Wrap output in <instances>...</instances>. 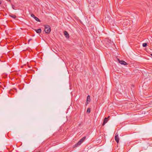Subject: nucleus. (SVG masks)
Instances as JSON below:
<instances>
[{
  "mask_svg": "<svg viewBox=\"0 0 152 152\" xmlns=\"http://www.w3.org/2000/svg\"><path fill=\"white\" fill-rule=\"evenodd\" d=\"M31 40V39H29L28 40V43H29V42Z\"/></svg>",
  "mask_w": 152,
  "mask_h": 152,
  "instance_id": "a211bd4d",
  "label": "nucleus"
},
{
  "mask_svg": "<svg viewBox=\"0 0 152 152\" xmlns=\"http://www.w3.org/2000/svg\"><path fill=\"white\" fill-rule=\"evenodd\" d=\"M90 100H91V99H90V96L89 95H88L87 96V102H86V105L87 104H88V102H90Z\"/></svg>",
  "mask_w": 152,
  "mask_h": 152,
  "instance_id": "0eeeda50",
  "label": "nucleus"
},
{
  "mask_svg": "<svg viewBox=\"0 0 152 152\" xmlns=\"http://www.w3.org/2000/svg\"><path fill=\"white\" fill-rule=\"evenodd\" d=\"M45 31L47 34L49 33L51 31L50 26L48 25H45Z\"/></svg>",
  "mask_w": 152,
  "mask_h": 152,
  "instance_id": "f03ea898",
  "label": "nucleus"
},
{
  "mask_svg": "<svg viewBox=\"0 0 152 152\" xmlns=\"http://www.w3.org/2000/svg\"><path fill=\"white\" fill-rule=\"evenodd\" d=\"M108 18H110V16H109L108 17Z\"/></svg>",
  "mask_w": 152,
  "mask_h": 152,
  "instance_id": "412c9836",
  "label": "nucleus"
},
{
  "mask_svg": "<svg viewBox=\"0 0 152 152\" xmlns=\"http://www.w3.org/2000/svg\"><path fill=\"white\" fill-rule=\"evenodd\" d=\"M34 19L35 20H36L37 21L40 22V20L37 17H35L34 18Z\"/></svg>",
  "mask_w": 152,
  "mask_h": 152,
  "instance_id": "9d476101",
  "label": "nucleus"
},
{
  "mask_svg": "<svg viewBox=\"0 0 152 152\" xmlns=\"http://www.w3.org/2000/svg\"><path fill=\"white\" fill-rule=\"evenodd\" d=\"M1 3V0H0V4Z\"/></svg>",
  "mask_w": 152,
  "mask_h": 152,
  "instance_id": "6ab92c4d",
  "label": "nucleus"
},
{
  "mask_svg": "<svg viewBox=\"0 0 152 152\" xmlns=\"http://www.w3.org/2000/svg\"><path fill=\"white\" fill-rule=\"evenodd\" d=\"M105 47L107 48L111 47L113 45L112 42L108 38H105Z\"/></svg>",
  "mask_w": 152,
  "mask_h": 152,
  "instance_id": "f257e3e1",
  "label": "nucleus"
},
{
  "mask_svg": "<svg viewBox=\"0 0 152 152\" xmlns=\"http://www.w3.org/2000/svg\"><path fill=\"white\" fill-rule=\"evenodd\" d=\"M108 120V118L105 117V124L107 123Z\"/></svg>",
  "mask_w": 152,
  "mask_h": 152,
  "instance_id": "4468645a",
  "label": "nucleus"
},
{
  "mask_svg": "<svg viewBox=\"0 0 152 152\" xmlns=\"http://www.w3.org/2000/svg\"><path fill=\"white\" fill-rule=\"evenodd\" d=\"M104 118L103 120V122L102 124V126H104Z\"/></svg>",
  "mask_w": 152,
  "mask_h": 152,
  "instance_id": "dca6fc26",
  "label": "nucleus"
},
{
  "mask_svg": "<svg viewBox=\"0 0 152 152\" xmlns=\"http://www.w3.org/2000/svg\"><path fill=\"white\" fill-rule=\"evenodd\" d=\"M110 117V116H108L107 117V118H108H108Z\"/></svg>",
  "mask_w": 152,
  "mask_h": 152,
  "instance_id": "aec40b11",
  "label": "nucleus"
},
{
  "mask_svg": "<svg viewBox=\"0 0 152 152\" xmlns=\"http://www.w3.org/2000/svg\"><path fill=\"white\" fill-rule=\"evenodd\" d=\"M90 111H91L90 108H88L87 109V112L88 113H89L90 112Z\"/></svg>",
  "mask_w": 152,
  "mask_h": 152,
  "instance_id": "ddd939ff",
  "label": "nucleus"
},
{
  "mask_svg": "<svg viewBox=\"0 0 152 152\" xmlns=\"http://www.w3.org/2000/svg\"><path fill=\"white\" fill-rule=\"evenodd\" d=\"M119 62L121 64H123L124 65H127V63L124 61H120L118 60Z\"/></svg>",
  "mask_w": 152,
  "mask_h": 152,
  "instance_id": "39448f33",
  "label": "nucleus"
},
{
  "mask_svg": "<svg viewBox=\"0 0 152 152\" xmlns=\"http://www.w3.org/2000/svg\"><path fill=\"white\" fill-rule=\"evenodd\" d=\"M12 8H13V9H15V8H15V6H14V5H12Z\"/></svg>",
  "mask_w": 152,
  "mask_h": 152,
  "instance_id": "f3484780",
  "label": "nucleus"
},
{
  "mask_svg": "<svg viewBox=\"0 0 152 152\" xmlns=\"http://www.w3.org/2000/svg\"><path fill=\"white\" fill-rule=\"evenodd\" d=\"M80 145V144H78V142H77V143L76 144H75V145L74 146V147L75 148L76 147H77L78 146V145Z\"/></svg>",
  "mask_w": 152,
  "mask_h": 152,
  "instance_id": "9b49d317",
  "label": "nucleus"
},
{
  "mask_svg": "<svg viewBox=\"0 0 152 152\" xmlns=\"http://www.w3.org/2000/svg\"><path fill=\"white\" fill-rule=\"evenodd\" d=\"M34 30L36 31V32L38 34H40L41 32V28H39L37 30H36V29H34Z\"/></svg>",
  "mask_w": 152,
  "mask_h": 152,
  "instance_id": "6e6552de",
  "label": "nucleus"
},
{
  "mask_svg": "<svg viewBox=\"0 0 152 152\" xmlns=\"http://www.w3.org/2000/svg\"><path fill=\"white\" fill-rule=\"evenodd\" d=\"M31 17H32L33 18H34L35 17V15H34V14H31Z\"/></svg>",
  "mask_w": 152,
  "mask_h": 152,
  "instance_id": "2eb2a0df",
  "label": "nucleus"
},
{
  "mask_svg": "<svg viewBox=\"0 0 152 152\" xmlns=\"http://www.w3.org/2000/svg\"><path fill=\"white\" fill-rule=\"evenodd\" d=\"M9 16H10V17H12V18H13L14 19H15V18H16V15H12V14H11V15H9Z\"/></svg>",
  "mask_w": 152,
  "mask_h": 152,
  "instance_id": "1a4fd4ad",
  "label": "nucleus"
},
{
  "mask_svg": "<svg viewBox=\"0 0 152 152\" xmlns=\"http://www.w3.org/2000/svg\"><path fill=\"white\" fill-rule=\"evenodd\" d=\"M115 141L117 143H118L119 140V139L118 136V134L117 133H116L115 134Z\"/></svg>",
  "mask_w": 152,
  "mask_h": 152,
  "instance_id": "7ed1b4c3",
  "label": "nucleus"
},
{
  "mask_svg": "<svg viewBox=\"0 0 152 152\" xmlns=\"http://www.w3.org/2000/svg\"><path fill=\"white\" fill-rule=\"evenodd\" d=\"M64 34L65 36V37L67 39H68L69 37V34L66 31H64Z\"/></svg>",
  "mask_w": 152,
  "mask_h": 152,
  "instance_id": "423d86ee",
  "label": "nucleus"
},
{
  "mask_svg": "<svg viewBox=\"0 0 152 152\" xmlns=\"http://www.w3.org/2000/svg\"><path fill=\"white\" fill-rule=\"evenodd\" d=\"M86 138V137L85 136L83 138H81L78 142V144H81L82 142H83L85 140Z\"/></svg>",
  "mask_w": 152,
  "mask_h": 152,
  "instance_id": "20e7f679",
  "label": "nucleus"
},
{
  "mask_svg": "<svg viewBox=\"0 0 152 152\" xmlns=\"http://www.w3.org/2000/svg\"><path fill=\"white\" fill-rule=\"evenodd\" d=\"M147 45V44L146 43H144L142 44V46L143 47H145Z\"/></svg>",
  "mask_w": 152,
  "mask_h": 152,
  "instance_id": "f8f14e48",
  "label": "nucleus"
}]
</instances>
